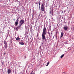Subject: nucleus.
Instances as JSON below:
<instances>
[{"mask_svg":"<svg viewBox=\"0 0 74 74\" xmlns=\"http://www.w3.org/2000/svg\"><path fill=\"white\" fill-rule=\"evenodd\" d=\"M4 48H5V49H7V45H5Z\"/></svg>","mask_w":74,"mask_h":74,"instance_id":"f8f14e48","label":"nucleus"},{"mask_svg":"<svg viewBox=\"0 0 74 74\" xmlns=\"http://www.w3.org/2000/svg\"><path fill=\"white\" fill-rule=\"evenodd\" d=\"M39 5L40 6V3H39Z\"/></svg>","mask_w":74,"mask_h":74,"instance_id":"412c9836","label":"nucleus"},{"mask_svg":"<svg viewBox=\"0 0 74 74\" xmlns=\"http://www.w3.org/2000/svg\"><path fill=\"white\" fill-rule=\"evenodd\" d=\"M49 62H48L47 63V64L46 65V66H48V65H49Z\"/></svg>","mask_w":74,"mask_h":74,"instance_id":"4468645a","label":"nucleus"},{"mask_svg":"<svg viewBox=\"0 0 74 74\" xmlns=\"http://www.w3.org/2000/svg\"><path fill=\"white\" fill-rule=\"evenodd\" d=\"M49 13L50 14H51L52 16L53 14V10H50Z\"/></svg>","mask_w":74,"mask_h":74,"instance_id":"20e7f679","label":"nucleus"},{"mask_svg":"<svg viewBox=\"0 0 74 74\" xmlns=\"http://www.w3.org/2000/svg\"><path fill=\"white\" fill-rule=\"evenodd\" d=\"M35 4L36 5L37 4V3H35Z\"/></svg>","mask_w":74,"mask_h":74,"instance_id":"393cba45","label":"nucleus"},{"mask_svg":"<svg viewBox=\"0 0 74 74\" xmlns=\"http://www.w3.org/2000/svg\"><path fill=\"white\" fill-rule=\"evenodd\" d=\"M4 44H5V45H7V42L6 41H4Z\"/></svg>","mask_w":74,"mask_h":74,"instance_id":"1a4fd4ad","label":"nucleus"},{"mask_svg":"<svg viewBox=\"0 0 74 74\" xmlns=\"http://www.w3.org/2000/svg\"><path fill=\"white\" fill-rule=\"evenodd\" d=\"M50 9L51 10L50 11H52V9H51V8H50Z\"/></svg>","mask_w":74,"mask_h":74,"instance_id":"4be33fe9","label":"nucleus"},{"mask_svg":"<svg viewBox=\"0 0 74 74\" xmlns=\"http://www.w3.org/2000/svg\"><path fill=\"white\" fill-rule=\"evenodd\" d=\"M14 21H15V19H14Z\"/></svg>","mask_w":74,"mask_h":74,"instance_id":"bb28decb","label":"nucleus"},{"mask_svg":"<svg viewBox=\"0 0 74 74\" xmlns=\"http://www.w3.org/2000/svg\"><path fill=\"white\" fill-rule=\"evenodd\" d=\"M14 29H16V30H17V29H18L16 28V27Z\"/></svg>","mask_w":74,"mask_h":74,"instance_id":"6ab92c4d","label":"nucleus"},{"mask_svg":"<svg viewBox=\"0 0 74 74\" xmlns=\"http://www.w3.org/2000/svg\"><path fill=\"white\" fill-rule=\"evenodd\" d=\"M64 54H63L62 56H61L60 58H63V56H64Z\"/></svg>","mask_w":74,"mask_h":74,"instance_id":"ddd939ff","label":"nucleus"},{"mask_svg":"<svg viewBox=\"0 0 74 74\" xmlns=\"http://www.w3.org/2000/svg\"><path fill=\"white\" fill-rule=\"evenodd\" d=\"M18 19H19V18H17L16 22H18V21H19Z\"/></svg>","mask_w":74,"mask_h":74,"instance_id":"2eb2a0df","label":"nucleus"},{"mask_svg":"<svg viewBox=\"0 0 74 74\" xmlns=\"http://www.w3.org/2000/svg\"><path fill=\"white\" fill-rule=\"evenodd\" d=\"M19 44H20L21 45H24V43L23 42L21 41L20 42H19Z\"/></svg>","mask_w":74,"mask_h":74,"instance_id":"0eeeda50","label":"nucleus"},{"mask_svg":"<svg viewBox=\"0 0 74 74\" xmlns=\"http://www.w3.org/2000/svg\"><path fill=\"white\" fill-rule=\"evenodd\" d=\"M63 33L61 32V35L60 37V38H62V37H63Z\"/></svg>","mask_w":74,"mask_h":74,"instance_id":"6e6552de","label":"nucleus"},{"mask_svg":"<svg viewBox=\"0 0 74 74\" xmlns=\"http://www.w3.org/2000/svg\"><path fill=\"white\" fill-rule=\"evenodd\" d=\"M45 4L42 3V5L41 6V9L42 11L45 12Z\"/></svg>","mask_w":74,"mask_h":74,"instance_id":"f03ea898","label":"nucleus"},{"mask_svg":"<svg viewBox=\"0 0 74 74\" xmlns=\"http://www.w3.org/2000/svg\"><path fill=\"white\" fill-rule=\"evenodd\" d=\"M14 29H16V30H17V29H18L16 28V27Z\"/></svg>","mask_w":74,"mask_h":74,"instance_id":"a211bd4d","label":"nucleus"},{"mask_svg":"<svg viewBox=\"0 0 74 74\" xmlns=\"http://www.w3.org/2000/svg\"><path fill=\"white\" fill-rule=\"evenodd\" d=\"M19 27V25L18 27H16L17 29H19V27Z\"/></svg>","mask_w":74,"mask_h":74,"instance_id":"dca6fc26","label":"nucleus"},{"mask_svg":"<svg viewBox=\"0 0 74 74\" xmlns=\"http://www.w3.org/2000/svg\"><path fill=\"white\" fill-rule=\"evenodd\" d=\"M48 34L49 35H50V33L49 32H48Z\"/></svg>","mask_w":74,"mask_h":74,"instance_id":"aec40b11","label":"nucleus"},{"mask_svg":"<svg viewBox=\"0 0 74 74\" xmlns=\"http://www.w3.org/2000/svg\"><path fill=\"white\" fill-rule=\"evenodd\" d=\"M33 74H35V73H33Z\"/></svg>","mask_w":74,"mask_h":74,"instance_id":"a878e982","label":"nucleus"},{"mask_svg":"<svg viewBox=\"0 0 74 74\" xmlns=\"http://www.w3.org/2000/svg\"><path fill=\"white\" fill-rule=\"evenodd\" d=\"M4 55H5V53H4Z\"/></svg>","mask_w":74,"mask_h":74,"instance_id":"5701e85b","label":"nucleus"},{"mask_svg":"<svg viewBox=\"0 0 74 74\" xmlns=\"http://www.w3.org/2000/svg\"><path fill=\"white\" fill-rule=\"evenodd\" d=\"M68 27H69V26H66V27H64L63 28L64 30H67L68 29Z\"/></svg>","mask_w":74,"mask_h":74,"instance_id":"39448f33","label":"nucleus"},{"mask_svg":"<svg viewBox=\"0 0 74 74\" xmlns=\"http://www.w3.org/2000/svg\"><path fill=\"white\" fill-rule=\"evenodd\" d=\"M24 20H21L20 21V24H19V27H21L23 23H24Z\"/></svg>","mask_w":74,"mask_h":74,"instance_id":"7ed1b4c3","label":"nucleus"},{"mask_svg":"<svg viewBox=\"0 0 74 74\" xmlns=\"http://www.w3.org/2000/svg\"><path fill=\"white\" fill-rule=\"evenodd\" d=\"M40 8V6H39V8Z\"/></svg>","mask_w":74,"mask_h":74,"instance_id":"b1692460","label":"nucleus"},{"mask_svg":"<svg viewBox=\"0 0 74 74\" xmlns=\"http://www.w3.org/2000/svg\"><path fill=\"white\" fill-rule=\"evenodd\" d=\"M47 33V29L45 26L43 29V32L42 34V39L45 40V35Z\"/></svg>","mask_w":74,"mask_h":74,"instance_id":"f257e3e1","label":"nucleus"},{"mask_svg":"<svg viewBox=\"0 0 74 74\" xmlns=\"http://www.w3.org/2000/svg\"><path fill=\"white\" fill-rule=\"evenodd\" d=\"M18 22H17V21L15 23V25H16L17 26V25H18Z\"/></svg>","mask_w":74,"mask_h":74,"instance_id":"9b49d317","label":"nucleus"},{"mask_svg":"<svg viewBox=\"0 0 74 74\" xmlns=\"http://www.w3.org/2000/svg\"><path fill=\"white\" fill-rule=\"evenodd\" d=\"M7 72L8 74H10L11 73V70H10V69H8Z\"/></svg>","mask_w":74,"mask_h":74,"instance_id":"423d86ee","label":"nucleus"},{"mask_svg":"<svg viewBox=\"0 0 74 74\" xmlns=\"http://www.w3.org/2000/svg\"><path fill=\"white\" fill-rule=\"evenodd\" d=\"M33 71L31 73V74H33Z\"/></svg>","mask_w":74,"mask_h":74,"instance_id":"f3484780","label":"nucleus"},{"mask_svg":"<svg viewBox=\"0 0 74 74\" xmlns=\"http://www.w3.org/2000/svg\"><path fill=\"white\" fill-rule=\"evenodd\" d=\"M16 40H17V41H18V40H20V38L19 37H17L16 38Z\"/></svg>","mask_w":74,"mask_h":74,"instance_id":"9d476101","label":"nucleus"}]
</instances>
